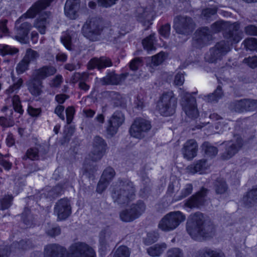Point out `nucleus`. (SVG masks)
Here are the masks:
<instances>
[{
    "mask_svg": "<svg viewBox=\"0 0 257 257\" xmlns=\"http://www.w3.org/2000/svg\"><path fill=\"white\" fill-rule=\"evenodd\" d=\"M54 0H39L16 20L15 23L14 39L21 43L29 42V34L33 28L32 24L26 21L27 19H33L43 10L49 7Z\"/></svg>",
    "mask_w": 257,
    "mask_h": 257,
    "instance_id": "nucleus-1",
    "label": "nucleus"
},
{
    "mask_svg": "<svg viewBox=\"0 0 257 257\" xmlns=\"http://www.w3.org/2000/svg\"><path fill=\"white\" fill-rule=\"evenodd\" d=\"M83 168V174L89 179L94 180L95 178L94 174L97 170V166L89 164L87 163V161H85Z\"/></svg>",
    "mask_w": 257,
    "mask_h": 257,
    "instance_id": "nucleus-38",
    "label": "nucleus"
},
{
    "mask_svg": "<svg viewBox=\"0 0 257 257\" xmlns=\"http://www.w3.org/2000/svg\"><path fill=\"white\" fill-rule=\"evenodd\" d=\"M13 200V197L11 195L0 198V209L4 210L8 209L11 206Z\"/></svg>",
    "mask_w": 257,
    "mask_h": 257,
    "instance_id": "nucleus-49",
    "label": "nucleus"
},
{
    "mask_svg": "<svg viewBox=\"0 0 257 257\" xmlns=\"http://www.w3.org/2000/svg\"><path fill=\"white\" fill-rule=\"evenodd\" d=\"M196 41L200 44H207L212 39V34L207 27L201 28L196 32Z\"/></svg>",
    "mask_w": 257,
    "mask_h": 257,
    "instance_id": "nucleus-24",
    "label": "nucleus"
},
{
    "mask_svg": "<svg viewBox=\"0 0 257 257\" xmlns=\"http://www.w3.org/2000/svg\"><path fill=\"white\" fill-rule=\"evenodd\" d=\"M223 92L220 85H218L214 92L204 95L203 99L208 102L216 103L223 95Z\"/></svg>",
    "mask_w": 257,
    "mask_h": 257,
    "instance_id": "nucleus-31",
    "label": "nucleus"
},
{
    "mask_svg": "<svg viewBox=\"0 0 257 257\" xmlns=\"http://www.w3.org/2000/svg\"><path fill=\"white\" fill-rule=\"evenodd\" d=\"M177 98L171 90L164 92L160 96L157 108L161 115L169 116L173 115L177 106Z\"/></svg>",
    "mask_w": 257,
    "mask_h": 257,
    "instance_id": "nucleus-5",
    "label": "nucleus"
},
{
    "mask_svg": "<svg viewBox=\"0 0 257 257\" xmlns=\"http://www.w3.org/2000/svg\"><path fill=\"white\" fill-rule=\"evenodd\" d=\"M173 28L176 32L186 37L191 35L195 28V24L191 17L177 16L174 19Z\"/></svg>",
    "mask_w": 257,
    "mask_h": 257,
    "instance_id": "nucleus-9",
    "label": "nucleus"
},
{
    "mask_svg": "<svg viewBox=\"0 0 257 257\" xmlns=\"http://www.w3.org/2000/svg\"><path fill=\"white\" fill-rule=\"evenodd\" d=\"M229 109L236 112L254 111L257 109V99L244 98L233 100L229 104Z\"/></svg>",
    "mask_w": 257,
    "mask_h": 257,
    "instance_id": "nucleus-11",
    "label": "nucleus"
},
{
    "mask_svg": "<svg viewBox=\"0 0 257 257\" xmlns=\"http://www.w3.org/2000/svg\"><path fill=\"white\" fill-rule=\"evenodd\" d=\"M209 190L202 187L200 191L185 201V206L190 208H199L204 205Z\"/></svg>",
    "mask_w": 257,
    "mask_h": 257,
    "instance_id": "nucleus-18",
    "label": "nucleus"
},
{
    "mask_svg": "<svg viewBox=\"0 0 257 257\" xmlns=\"http://www.w3.org/2000/svg\"><path fill=\"white\" fill-rule=\"evenodd\" d=\"M167 248L165 243H157L147 248L148 253L152 256H160Z\"/></svg>",
    "mask_w": 257,
    "mask_h": 257,
    "instance_id": "nucleus-29",
    "label": "nucleus"
},
{
    "mask_svg": "<svg viewBox=\"0 0 257 257\" xmlns=\"http://www.w3.org/2000/svg\"><path fill=\"white\" fill-rule=\"evenodd\" d=\"M28 87L33 95L39 96L42 93V81L32 75L28 83Z\"/></svg>",
    "mask_w": 257,
    "mask_h": 257,
    "instance_id": "nucleus-25",
    "label": "nucleus"
},
{
    "mask_svg": "<svg viewBox=\"0 0 257 257\" xmlns=\"http://www.w3.org/2000/svg\"><path fill=\"white\" fill-rule=\"evenodd\" d=\"M181 105L186 114L191 118H196L199 115L196 107V99L191 94L186 93L181 98Z\"/></svg>",
    "mask_w": 257,
    "mask_h": 257,
    "instance_id": "nucleus-14",
    "label": "nucleus"
},
{
    "mask_svg": "<svg viewBox=\"0 0 257 257\" xmlns=\"http://www.w3.org/2000/svg\"><path fill=\"white\" fill-rule=\"evenodd\" d=\"M234 140L222 144L225 146V151L221 155L224 160H227L233 157L241 149L243 140L239 135L234 136Z\"/></svg>",
    "mask_w": 257,
    "mask_h": 257,
    "instance_id": "nucleus-15",
    "label": "nucleus"
},
{
    "mask_svg": "<svg viewBox=\"0 0 257 257\" xmlns=\"http://www.w3.org/2000/svg\"><path fill=\"white\" fill-rule=\"evenodd\" d=\"M130 252L126 246H120L115 251L113 257H129Z\"/></svg>",
    "mask_w": 257,
    "mask_h": 257,
    "instance_id": "nucleus-55",
    "label": "nucleus"
},
{
    "mask_svg": "<svg viewBox=\"0 0 257 257\" xmlns=\"http://www.w3.org/2000/svg\"><path fill=\"white\" fill-rule=\"evenodd\" d=\"M243 62L252 68L257 67V56L248 57L244 58Z\"/></svg>",
    "mask_w": 257,
    "mask_h": 257,
    "instance_id": "nucleus-62",
    "label": "nucleus"
},
{
    "mask_svg": "<svg viewBox=\"0 0 257 257\" xmlns=\"http://www.w3.org/2000/svg\"><path fill=\"white\" fill-rule=\"evenodd\" d=\"M159 237V234L158 233L155 231L150 232L143 238V242L145 245H149L156 242L158 240Z\"/></svg>",
    "mask_w": 257,
    "mask_h": 257,
    "instance_id": "nucleus-44",
    "label": "nucleus"
},
{
    "mask_svg": "<svg viewBox=\"0 0 257 257\" xmlns=\"http://www.w3.org/2000/svg\"><path fill=\"white\" fill-rule=\"evenodd\" d=\"M109 96L111 98L114 107L124 106L123 99L118 92L113 91H110Z\"/></svg>",
    "mask_w": 257,
    "mask_h": 257,
    "instance_id": "nucleus-39",
    "label": "nucleus"
},
{
    "mask_svg": "<svg viewBox=\"0 0 257 257\" xmlns=\"http://www.w3.org/2000/svg\"><path fill=\"white\" fill-rule=\"evenodd\" d=\"M151 127L149 121L142 118H137L130 128V134L134 138L142 139L145 137V134L151 128Z\"/></svg>",
    "mask_w": 257,
    "mask_h": 257,
    "instance_id": "nucleus-12",
    "label": "nucleus"
},
{
    "mask_svg": "<svg viewBox=\"0 0 257 257\" xmlns=\"http://www.w3.org/2000/svg\"><path fill=\"white\" fill-rule=\"evenodd\" d=\"M171 27L169 24L162 25L159 29V34L164 38H168L170 34Z\"/></svg>",
    "mask_w": 257,
    "mask_h": 257,
    "instance_id": "nucleus-61",
    "label": "nucleus"
},
{
    "mask_svg": "<svg viewBox=\"0 0 257 257\" xmlns=\"http://www.w3.org/2000/svg\"><path fill=\"white\" fill-rule=\"evenodd\" d=\"M74 32L66 31L63 33L61 37V41L64 46L69 50L72 49V36Z\"/></svg>",
    "mask_w": 257,
    "mask_h": 257,
    "instance_id": "nucleus-40",
    "label": "nucleus"
},
{
    "mask_svg": "<svg viewBox=\"0 0 257 257\" xmlns=\"http://www.w3.org/2000/svg\"><path fill=\"white\" fill-rule=\"evenodd\" d=\"M8 22L6 19L0 20V37L9 35V31L7 27Z\"/></svg>",
    "mask_w": 257,
    "mask_h": 257,
    "instance_id": "nucleus-59",
    "label": "nucleus"
},
{
    "mask_svg": "<svg viewBox=\"0 0 257 257\" xmlns=\"http://www.w3.org/2000/svg\"><path fill=\"white\" fill-rule=\"evenodd\" d=\"M39 158V151L37 148H33L28 149L23 159H30L32 160H38Z\"/></svg>",
    "mask_w": 257,
    "mask_h": 257,
    "instance_id": "nucleus-54",
    "label": "nucleus"
},
{
    "mask_svg": "<svg viewBox=\"0 0 257 257\" xmlns=\"http://www.w3.org/2000/svg\"><path fill=\"white\" fill-rule=\"evenodd\" d=\"M93 148L106 152L107 145L102 138L99 136H96L93 140Z\"/></svg>",
    "mask_w": 257,
    "mask_h": 257,
    "instance_id": "nucleus-37",
    "label": "nucleus"
},
{
    "mask_svg": "<svg viewBox=\"0 0 257 257\" xmlns=\"http://www.w3.org/2000/svg\"><path fill=\"white\" fill-rule=\"evenodd\" d=\"M88 9L86 4L81 3V0H66L64 7L65 16L71 20H76L79 13L87 14Z\"/></svg>",
    "mask_w": 257,
    "mask_h": 257,
    "instance_id": "nucleus-10",
    "label": "nucleus"
},
{
    "mask_svg": "<svg viewBox=\"0 0 257 257\" xmlns=\"http://www.w3.org/2000/svg\"><path fill=\"white\" fill-rule=\"evenodd\" d=\"M218 8L216 6L206 8L202 10L201 18L205 21H211L212 18L217 14Z\"/></svg>",
    "mask_w": 257,
    "mask_h": 257,
    "instance_id": "nucleus-32",
    "label": "nucleus"
},
{
    "mask_svg": "<svg viewBox=\"0 0 257 257\" xmlns=\"http://www.w3.org/2000/svg\"><path fill=\"white\" fill-rule=\"evenodd\" d=\"M202 149L205 156L209 157H215L218 153L217 148L207 142L202 145Z\"/></svg>",
    "mask_w": 257,
    "mask_h": 257,
    "instance_id": "nucleus-33",
    "label": "nucleus"
},
{
    "mask_svg": "<svg viewBox=\"0 0 257 257\" xmlns=\"http://www.w3.org/2000/svg\"><path fill=\"white\" fill-rule=\"evenodd\" d=\"M142 65V60L140 58H135L130 62V68L133 71H136Z\"/></svg>",
    "mask_w": 257,
    "mask_h": 257,
    "instance_id": "nucleus-60",
    "label": "nucleus"
},
{
    "mask_svg": "<svg viewBox=\"0 0 257 257\" xmlns=\"http://www.w3.org/2000/svg\"><path fill=\"white\" fill-rule=\"evenodd\" d=\"M244 47L247 50L257 52V39L254 38L246 39L243 41Z\"/></svg>",
    "mask_w": 257,
    "mask_h": 257,
    "instance_id": "nucleus-50",
    "label": "nucleus"
},
{
    "mask_svg": "<svg viewBox=\"0 0 257 257\" xmlns=\"http://www.w3.org/2000/svg\"><path fill=\"white\" fill-rule=\"evenodd\" d=\"M22 217L23 222L27 226H30L33 224L34 217L31 214L29 208L27 207L25 208L24 212L22 214Z\"/></svg>",
    "mask_w": 257,
    "mask_h": 257,
    "instance_id": "nucleus-45",
    "label": "nucleus"
},
{
    "mask_svg": "<svg viewBox=\"0 0 257 257\" xmlns=\"http://www.w3.org/2000/svg\"><path fill=\"white\" fill-rule=\"evenodd\" d=\"M213 187L217 194H224L228 190L227 184L223 178H217L213 183Z\"/></svg>",
    "mask_w": 257,
    "mask_h": 257,
    "instance_id": "nucleus-30",
    "label": "nucleus"
},
{
    "mask_svg": "<svg viewBox=\"0 0 257 257\" xmlns=\"http://www.w3.org/2000/svg\"><path fill=\"white\" fill-rule=\"evenodd\" d=\"M223 34L224 38L231 43H238L242 38L243 35L240 30V23L237 22L232 24L228 23Z\"/></svg>",
    "mask_w": 257,
    "mask_h": 257,
    "instance_id": "nucleus-17",
    "label": "nucleus"
},
{
    "mask_svg": "<svg viewBox=\"0 0 257 257\" xmlns=\"http://www.w3.org/2000/svg\"><path fill=\"white\" fill-rule=\"evenodd\" d=\"M138 14L137 15V20L141 23H149V17L150 13L143 8H139L137 10Z\"/></svg>",
    "mask_w": 257,
    "mask_h": 257,
    "instance_id": "nucleus-43",
    "label": "nucleus"
},
{
    "mask_svg": "<svg viewBox=\"0 0 257 257\" xmlns=\"http://www.w3.org/2000/svg\"><path fill=\"white\" fill-rule=\"evenodd\" d=\"M54 213L57 215L58 219L65 220L71 214V206L70 201L67 198L58 200L54 207Z\"/></svg>",
    "mask_w": 257,
    "mask_h": 257,
    "instance_id": "nucleus-16",
    "label": "nucleus"
},
{
    "mask_svg": "<svg viewBox=\"0 0 257 257\" xmlns=\"http://www.w3.org/2000/svg\"><path fill=\"white\" fill-rule=\"evenodd\" d=\"M187 231L192 238L199 239V237L207 238L212 237L215 234V227L210 220H204L202 213H195L188 221L186 226Z\"/></svg>",
    "mask_w": 257,
    "mask_h": 257,
    "instance_id": "nucleus-3",
    "label": "nucleus"
},
{
    "mask_svg": "<svg viewBox=\"0 0 257 257\" xmlns=\"http://www.w3.org/2000/svg\"><path fill=\"white\" fill-rule=\"evenodd\" d=\"M48 19L49 14L45 12L35 21L34 26L41 34H44L46 33V26L49 23Z\"/></svg>",
    "mask_w": 257,
    "mask_h": 257,
    "instance_id": "nucleus-26",
    "label": "nucleus"
},
{
    "mask_svg": "<svg viewBox=\"0 0 257 257\" xmlns=\"http://www.w3.org/2000/svg\"><path fill=\"white\" fill-rule=\"evenodd\" d=\"M109 184V182L108 181L100 178L96 188L97 192L98 193H101L103 192L106 189Z\"/></svg>",
    "mask_w": 257,
    "mask_h": 257,
    "instance_id": "nucleus-63",
    "label": "nucleus"
},
{
    "mask_svg": "<svg viewBox=\"0 0 257 257\" xmlns=\"http://www.w3.org/2000/svg\"><path fill=\"white\" fill-rule=\"evenodd\" d=\"M19 50L7 45H0V54L3 56L6 55H13L18 53Z\"/></svg>",
    "mask_w": 257,
    "mask_h": 257,
    "instance_id": "nucleus-47",
    "label": "nucleus"
},
{
    "mask_svg": "<svg viewBox=\"0 0 257 257\" xmlns=\"http://www.w3.org/2000/svg\"><path fill=\"white\" fill-rule=\"evenodd\" d=\"M12 100L13 108L16 112L19 113V117H20L21 115L23 114L24 110L22 108V105L19 96L18 95H14Z\"/></svg>",
    "mask_w": 257,
    "mask_h": 257,
    "instance_id": "nucleus-46",
    "label": "nucleus"
},
{
    "mask_svg": "<svg viewBox=\"0 0 257 257\" xmlns=\"http://www.w3.org/2000/svg\"><path fill=\"white\" fill-rule=\"evenodd\" d=\"M155 35V33H152L142 41L144 48L148 52L156 49L154 46V43L156 41Z\"/></svg>",
    "mask_w": 257,
    "mask_h": 257,
    "instance_id": "nucleus-35",
    "label": "nucleus"
},
{
    "mask_svg": "<svg viewBox=\"0 0 257 257\" xmlns=\"http://www.w3.org/2000/svg\"><path fill=\"white\" fill-rule=\"evenodd\" d=\"M246 34L257 36V27L253 25H248L244 28Z\"/></svg>",
    "mask_w": 257,
    "mask_h": 257,
    "instance_id": "nucleus-64",
    "label": "nucleus"
},
{
    "mask_svg": "<svg viewBox=\"0 0 257 257\" xmlns=\"http://www.w3.org/2000/svg\"><path fill=\"white\" fill-rule=\"evenodd\" d=\"M146 208L144 201L138 200L136 203H133L129 208L120 212V219L123 222H132L139 218L145 212Z\"/></svg>",
    "mask_w": 257,
    "mask_h": 257,
    "instance_id": "nucleus-6",
    "label": "nucleus"
},
{
    "mask_svg": "<svg viewBox=\"0 0 257 257\" xmlns=\"http://www.w3.org/2000/svg\"><path fill=\"white\" fill-rule=\"evenodd\" d=\"M39 56V54L37 51L29 48L27 49L23 59L30 64L31 62L36 61Z\"/></svg>",
    "mask_w": 257,
    "mask_h": 257,
    "instance_id": "nucleus-42",
    "label": "nucleus"
},
{
    "mask_svg": "<svg viewBox=\"0 0 257 257\" xmlns=\"http://www.w3.org/2000/svg\"><path fill=\"white\" fill-rule=\"evenodd\" d=\"M228 23L223 21H217L211 25V32L212 34L218 33L221 31H225Z\"/></svg>",
    "mask_w": 257,
    "mask_h": 257,
    "instance_id": "nucleus-41",
    "label": "nucleus"
},
{
    "mask_svg": "<svg viewBox=\"0 0 257 257\" xmlns=\"http://www.w3.org/2000/svg\"><path fill=\"white\" fill-rule=\"evenodd\" d=\"M193 191V185L191 184H187L185 185V187L181 190L180 195L176 196V200H181L190 194H191Z\"/></svg>",
    "mask_w": 257,
    "mask_h": 257,
    "instance_id": "nucleus-51",
    "label": "nucleus"
},
{
    "mask_svg": "<svg viewBox=\"0 0 257 257\" xmlns=\"http://www.w3.org/2000/svg\"><path fill=\"white\" fill-rule=\"evenodd\" d=\"M242 202L247 207H250L257 203V186L254 187L243 197Z\"/></svg>",
    "mask_w": 257,
    "mask_h": 257,
    "instance_id": "nucleus-27",
    "label": "nucleus"
},
{
    "mask_svg": "<svg viewBox=\"0 0 257 257\" xmlns=\"http://www.w3.org/2000/svg\"><path fill=\"white\" fill-rule=\"evenodd\" d=\"M103 30L101 22L95 18L87 20L82 28L83 36L91 41L98 39Z\"/></svg>",
    "mask_w": 257,
    "mask_h": 257,
    "instance_id": "nucleus-8",
    "label": "nucleus"
},
{
    "mask_svg": "<svg viewBox=\"0 0 257 257\" xmlns=\"http://www.w3.org/2000/svg\"><path fill=\"white\" fill-rule=\"evenodd\" d=\"M63 191V187L61 184H58L53 188L48 193L47 197L55 198Z\"/></svg>",
    "mask_w": 257,
    "mask_h": 257,
    "instance_id": "nucleus-56",
    "label": "nucleus"
},
{
    "mask_svg": "<svg viewBox=\"0 0 257 257\" xmlns=\"http://www.w3.org/2000/svg\"><path fill=\"white\" fill-rule=\"evenodd\" d=\"M66 249L56 243L49 244L45 246L44 257H65ZM93 249L83 242L73 243L69 248L67 257H94Z\"/></svg>",
    "mask_w": 257,
    "mask_h": 257,
    "instance_id": "nucleus-2",
    "label": "nucleus"
},
{
    "mask_svg": "<svg viewBox=\"0 0 257 257\" xmlns=\"http://www.w3.org/2000/svg\"><path fill=\"white\" fill-rule=\"evenodd\" d=\"M106 152L94 149L93 148L91 152L89 154V159L93 162L100 160Z\"/></svg>",
    "mask_w": 257,
    "mask_h": 257,
    "instance_id": "nucleus-52",
    "label": "nucleus"
},
{
    "mask_svg": "<svg viewBox=\"0 0 257 257\" xmlns=\"http://www.w3.org/2000/svg\"><path fill=\"white\" fill-rule=\"evenodd\" d=\"M128 75V73L117 75L114 72H110L101 79V82L103 85H118L124 81Z\"/></svg>",
    "mask_w": 257,
    "mask_h": 257,
    "instance_id": "nucleus-23",
    "label": "nucleus"
},
{
    "mask_svg": "<svg viewBox=\"0 0 257 257\" xmlns=\"http://www.w3.org/2000/svg\"><path fill=\"white\" fill-rule=\"evenodd\" d=\"M112 65L111 60L108 57L104 56L100 57L99 58H93L89 61L87 64L89 69L92 70L96 68L98 70H101Z\"/></svg>",
    "mask_w": 257,
    "mask_h": 257,
    "instance_id": "nucleus-20",
    "label": "nucleus"
},
{
    "mask_svg": "<svg viewBox=\"0 0 257 257\" xmlns=\"http://www.w3.org/2000/svg\"><path fill=\"white\" fill-rule=\"evenodd\" d=\"M230 50L228 41H221L217 43L214 47L210 49L209 54L205 57L210 63H214L217 60L220 59L222 56L226 54Z\"/></svg>",
    "mask_w": 257,
    "mask_h": 257,
    "instance_id": "nucleus-13",
    "label": "nucleus"
},
{
    "mask_svg": "<svg viewBox=\"0 0 257 257\" xmlns=\"http://www.w3.org/2000/svg\"><path fill=\"white\" fill-rule=\"evenodd\" d=\"M185 219V216L180 211L171 212L161 220L158 227L164 231H171L176 228Z\"/></svg>",
    "mask_w": 257,
    "mask_h": 257,
    "instance_id": "nucleus-7",
    "label": "nucleus"
},
{
    "mask_svg": "<svg viewBox=\"0 0 257 257\" xmlns=\"http://www.w3.org/2000/svg\"><path fill=\"white\" fill-rule=\"evenodd\" d=\"M136 189L133 183L124 179L118 182L112 188L111 197L118 204H125L135 198Z\"/></svg>",
    "mask_w": 257,
    "mask_h": 257,
    "instance_id": "nucleus-4",
    "label": "nucleus"
},
{
    "mask_svg": "<svg viewBox=\"0 0 257 257\" xmlns=\"http://www.w3.org/2000/svg\"><path fill=\"white\" fill-rule=\"evenodd\" d=\"M57 72L56 68L51 65H45L35 69L32 75L41 81L54 75Z\"/></svg>",
    "mask_w": 257,
    "mask_h": 257,
    "instance_id": "nucleus-22",
    "label": "nucleus"
},
{
    "mask_svg": "<svg viewBox=\"0 0 257 257\" xmlns=\"http://www.w3.org/2000/svg\"><path fill=\"white\" fill-rule=\"evenodd\" d=\"M195 257H225L221 251L205 247L197 251Z\"/></svg>",
    "mask_w": 257,
    "mask_h": 257,
    "instance_id": "nucleus-28",
    "label": "nucleus"
},
{
    "mask_svg": "<svg viewBox=\"0 0 257 257\" xmlns=\"http://www.w3.org/2000/svg\"><path fill=\"white\" fill-rule=\"evenodd\" d=\"M206 160L202 159L197 161L193 165L189 166L188 167L189 171L192 173H195L198 172H202L206 169Z\"/></svg>",
    "mask_w": 257,
    "mask_h": 257,
    "instance_id": "nucleus-36",
    "label": "nucleus"
},
{
    "mask_svg": "<svg viewBox=\"0 0 257 257\" xmlns=\"http://www.w3.org/2000/svg\"><path fill=\"white\" fill-rule=\"evenodd\" d=\"M166 57L165 53L163 52H161L152 57V63L154 66H158L163 63L165 60Z\"/></svg>",
    "mask_w": 257,
    "mask_h": 257,
    "instance_id": "nucleus-58",
    "label": "nucleus"
},
{
    "mask_svg": "<svg viewBox=\"0 0 257 257\" xmlns=\"http://www.w3.org/2000/svg\"><path fill=\"white\" fill-rule=\"evenodd\" d=\"M115 175L114 170L112 168L108 167L103 171L101 178L110 183Z\"/></svg>",
    "mask_w": 257,
    "mask_h": 257,
    "instance_id": "nucleus-48",
    "label": "nucleus"
},
{
    "mask_svg": "<svg viewBox=\"0 0 257 257\" xmlns=\"http://www.w3.org/2000/svg\"><path fill=\"white\" fill-rule=\"evenodd\" d=\"M198 145L193 139L187 141L184 145L182 152L185 158L191 160L197 155Z\"/></svg>",
    "mask_w": 257,
    "mask_h": 257,
    "instance_id": "nucleus-21",
    "label": "nucleus"
},
{
    "mask_svg": "<svg viewBox=\"0 0 257 257\" xmlns=\"http://www.w3.org/2000/svg\"><path fill=\"white\" fill-rule=\"evenodd\" d=\"M29 64L23 58L17 64L16 70L18 74H22L29 69Z\"/></svg>",
    "mask_w": 257,
    "mask_h": 257,
    "instance_id": "nucleus-57",
    "label": "nucleus"
},
{
    "mask_svg": "<svg viewBox=\"0 0 257 257\" xmlns=\"http://www.w3.org/2000/svg\"><path fill=\"white\" fill-rule=\"evenodd\" d=\"M12 78L13 84L6 90V92L8 94L15 92H17V91L20 89L24 82L23 79L22 78H16L13 74H12Z\"/></svg>",
    "mask_w": 257,
    "mask_h": 257,
    "instance_id": "nucleus-34",
    "label": "nucleus"
},
{
    "mask_svg": "<svg viewBox=\"0 0 257 257\" xmlns=\"http://www.w3.org/2000/svg\"><path fill=\"white\" fill-rule=\"evenodd\" d=\"M124 121V114L120 111H115L108 120V126L106 127L107 134L110 137L116 134L118 128Z\"/></svg>",
    "mask_w": 257,
    "mask_h": 257,
    "instance_id": "nucleus-19",
    "label": "nucleus"
},
{
    "mask_svg": "<svg viewBox=\"0 0 257 257\" xmlns=\"http://www.w3.org/2000/svg\"><path fill=\"white\" fill-rule=\"evenodd\" d=\"M165 257H184V253L180 248L173 247L167 251Z\"/></svg>",
    "mask_w": 257,
    "mask_h": 257,
    "instance_id": "nucleus-53",
    "label": "nucleus"
}]
</instances>
